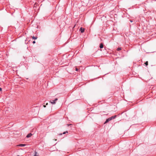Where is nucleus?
<instances>
[{
	"instance_id": "6e6552de",
	"label": "nucleus",
	"mask_w": 156,
	"mask_h": 156,
	"mask_svg": "<svg viewBox=\"0 0 156 156\" xmlns=\"http://www.w3.org/2000/svg\"><path fill=\"white\" fill-rule=\"evenodd\" d=\"M26 146L25 144H20L18 145V146L20 147H24Z\"/></svg>"
},
{
	"instance_id": "9b49d317",
	"label": "nucleus",
	"mask_w": 156,
	"mask_h": 156,
	"mask_svg": "<svg viewBox=\"0 0 156 156\" xmlns=\"http://www.w3.org/2000/svg\"><path fill=\"white\" fill-rule=\"evenodd\" d=\"M34 156H39L38 155H37V152H36L35 151V152Z\"/></svg>"
},
{
	"instance_id": "9d476101",
	"label": "nucleus",
	"mask_w": 156,
	"mask_h": 156,
	"mask_svg": "<svg viewBox=\"0 0 156 156\" xmlns=\"http://www.w3.org/2000/svg\"><path fill=\"white\" fill-rule=\"evenodd\" d=\"M145 64L146 66H147L148 65V61H146L145 63Z\"/></svg>"
},
{
	"instance_id": "aec40b11",
	"label": "nucleus",
	"mask_w": 156,
	"mask_h": 156,
	"mask_svg": "<svg viewBox=\"0 0 156 156\" xmlns=\"http://www.w3.org/2000/svg\"><path fill=\"white\" fill-rule=\"evenodd\" d=\"M130 22H132L133 21H131V20H130Z\"/></svg>"
},
{
	"instance_id": "423d86ee",
	"label": "nucleus",
	"mask_w": 156,
	"mask_h": 156,
	"mask_svg": "<svg viewBox=\"0 0 156 156\" xmlns=\"http://www.w3.org/2000/svg\"><path fill=\"white\" fill-rule=\"evenodd\" d=\"M32 135V134L31 133H30L27 135L26 137L27 138H29V137H30Z\"/></svg>"
},
{
	"instance_id": "f3484780",
	"label": "nucleus",
	"mask_w": 156,
	"mask_h": 156,
	"mask_svg": "<svg viewBox=\"0 0 156 156\" xmlns=\"http://www.w3.org/2000/svg\"><path fill=\"white\" fill-rule=\"evenodd\" d=\"M43 106H44V108H45V107H46V105H43Z\"/></svg>"
},
{
	"instance_id": "6ab92c4d",
	"label": "nucleus",
	"mask_w": 156,
	"mask_h": 156,
	"mask_svg": "<svg viewBox=\"0 0 156 156\" xmlns=\"http://www.w3.org/2000/svg\"><path fill=\"white\" fill-rule=\"evenodd\" d=\"M46 105H48V103H47L46 104Z\"/></svg>"
},
{
	"instance_id": "f257e3e1",
	"label": "nucleus",
	"mask_w": 156,
	"mask_h": 156,
	"mask_svg": "<svg viewBox=\"0 0 156 156\" xmlns=\"http://www.w3.org/2000/svg\"><path fill=\"white\" fill-rule=\"evenodd\" d=\"M85 30V28L83 27H81L79 29V31H80L81 33H83L84 32Z\"/></svg>"
},
{
	"instance_id": "1a4fd4ad",
	"label": "nucleus",
	"mask_w": 156,
	"mask_h": 156,
	"mask_svg": "<svg viewBox=\"0 0 156 156\" xmlns=\"http://www.w3.org/2000/svg\"><path fill=\"white\" fill-rule=\"evenodd\" d=\"M37 37H36L33 36L32 37V39H37Z\"/></svg>"
},
{
	"instance_id": "7ed1b4c3",
	"label": "nucleus",
	"mask_w": 156,
	"mask_h": 156,
	"mask_svg": "<svg viewBox=\"0 0 156 156\" xmlns=\"http://www.w3.org/2000/svg\"><path fill=\"white\" fill-rule=\"evenodd\" d=\"M111 120H112L110 118V117L109 118L106 120L105 122V123H107Z\"/></svg>"
},
{
	"instance_id": "4be33fe9",
	"label": "nucleus",
	"mask_w": 156,
	"mask_h": 156,
	"mask_svg": "<svg viewBox=\"0 0 156 156\" xmlns=\"http://www.w3.org/2000/svg\"><path fill=\"white\" fill-rule=\"evenodd\" d=\"M17 156H19V155H17Z\"/></svg>"
},
{
	"instance_id": "20e7f679",
	"label": "nucleus",
	"mask_w": 156,
	"mask_h": 156,
	"mask_svg": "<svg viewBox=\"0 0 156 156\" xmlns=\"http://www.w3.org/2000/svg\"><path fill=\"white\" fill-rule=\"evenodd\" d=\"M111 120H112L110 118V117L109 118L106 120L105 122V123H107Z\"/></svg>"
},
{
	"instance_id": "39448f33",
	"label": "nucleus",
	"mask_w": 156,
	"mask_h": 156,
	"mask_svg": "<svg viewBox=\"0 0 156 156\" xmlns=\"http://www.w3.org/2000/svg\"><path fill=\"white\" fill-rule=\"evenodd\" d=\"M116 115H115L114 116H112V117H110V118L111 119V120H112L113 119H115L116 118Z\"/></svg>"
},
{
	"instance_id": "0eeeda50",
	"label": "nucleus",
	"mask_w": 156,
	"mask_h": 156,
	"mask_svg": "<svg viewBox=\"0 0 156 156\" xmlns=\"http://www.w3.org/2000/svg\"><path fill=\"white\" fill-rule=\"evenodd\" d=\"M99 47H100V48H103V44L102 43H101L100 44V46H99Z\"/></svg>"
},
{
	"instance_id": "4468645a",
	"label": "nucleus",
	"mask_w": 156,
	"mask_h": 156,
	"mask_svg": "<svg viewBox=\"0 0 156 156\" xmlns=\"http://www.w3.org/2000/svg\"><path fill=\"white\" fill-rule=\"evenodd\" d=\"M78 69L77 68H76V71H78Z\"/></svg>"
},
{
	"instance_id": "dca6fc26",
	"label": "nucleus",
	"mask_w": 156,
	"mask_h": 156,
	"mask_svg": "<svg viewBox=\"0 0 156 156\" xmlns=\"http://www.w3.org/2000/svg\"><path fill=\"white\" fill-rule=\"evenodd\" d=\"M33 44H34L35 43V42L34 41L33 42Z\"/></svg>"
},
{
	"instance_id": "412c9836",
	"label": "nucleus",
	"mask_w": 156,
	"mask_h": 156,
	"mask_svg": "<svg viewBox=\"0 0 156 156\" xmlns=\"http://www.w3.org/2000/svg\"><path fill=\"white\" fill-rule=\"evenodd\" d=\"M62 133L60 134V135H62Z\"/></svg>"
},
{
	"instance_id": "a211bd4d",
	"label": "nucleus",
	"mask_w": 156,
	"mask_h": 156,
	"mask_svg": "<svg viewBox=\"0 0 156 156\" xmlns=\"http://www.w3.org/2000/svg\"><path fill=\"white\" fill-rule=\"evenodd\" d=\"M28 40H25V43H26V42Z\"/></svg>"
},
{
	"instance_id": "2eb2a0df",
	"label": "nucleus",
	"mask_w": 156,
	"mask_h": 156,
	"mask_svg": "<svg viewBox=\"0 0 156 156\" xmlns=\"http://www.w3.org/2000/svg\"><path fill=\"white\" fill-rule=\"evenodd\" d=\"M2 90V88L0 87V91H1Z\"/></svg>"
},
{
	"instance_id": "f8f14e48",
	"label": "nucleus",
	"mask_w": 156,
	"mask_h": 156,
	"mask_svg": "<svg viewBox=\"0 0 156 156\" xmlns=\"http://www.w3.org/2000/svg\"><path fill=\"white\" fill-rule=\"evenodd\" d=\"M121 50V48H117V51H119Z\"/></svg>"
},
{
	"instance_id": "ddd939ff",
	"label": "nucleus",
	"mask_w": 156,
	"mask_h": 156,
	"mask_svg": "<svg viewBox=\"0 0 156 156\" xmlns=\"http://www.w3.org/2000/svg\"><path fill=\"white\" fill-rule=\"evenodd\" d=\"M68 133V132L67 131H66V132H64L63 133V134H65L66 133Z\"/></svg>"
},
{
	"instance_id": "f03ea898",
	"label": "nucleus",
	"mask_w": 156,
	"mask_h": 156,
	"mask_svg": "<svg viewBox=\"0 0 156 156\" xmlns=\"http://www.w3.org/2000/svg\"><path fill=\"white\" fill-rule=\"evenodd\" d=\"M58 100L57 98H56L54 100H52L51 101H50V102L52 104H55Z\"/></svg>"
}]
</instances>
